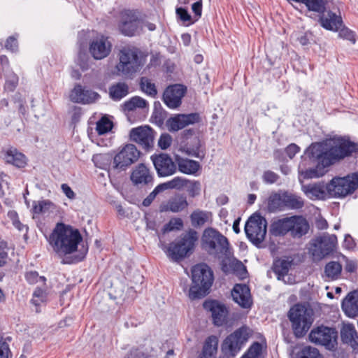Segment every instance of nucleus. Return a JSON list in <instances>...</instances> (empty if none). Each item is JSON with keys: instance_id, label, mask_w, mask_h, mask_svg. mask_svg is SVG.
<instances>
[{"instance_id": "1", "label": "nucleus", "mask_w": 358, "mask_h": 358, "mask_svg": "<svg viewBox=\"0 0 358 358\" xmlns=\"http://www.w3.org/2000/svg\"><path fill=\"white\" fill-rule=\"evenodd\" d=\"M355 145L342 138L334 136L326 141L313 143L305 152V158L308 157L313 163H317L315 168L303 170L305 165L299 164V173L303 179L318 178L326 173L325 169L336 161L343 159L355 150ZM299 180L301 182V178Z\"/></svg>"}, {"instance_id": "2", "label": "nucleus", "mask_w": 358, "mask_h": 358, "mask_svg": "<svg viewBox=\"0 0 358 358\" xmlns=\"http://www.w3.org/2000/svg\"><path fill=\"white\" fill-rule=\"evenodd\" d=\"M82 236L76 229L58 223L48 238V242L59 257H64L77 250Z\"/></svg>"}, {"instance_id": "3", "label": "nucleus", "mask_w": 358, "mask_h": 358, "mask_svg": "<svg viewBox=\"0 0 358 358\" xmlns=\"http://www.w3.org/2000/svg\"><path fill=\"white\" fill-rule=\"evenodd\" d=\"M117 58L115 73L127 78H132L146 63V55L134 47H123L119 50Z\"/></svg>"}, {"instance_id": "4", "label": "nucleus", "mask_w": 358, "mask_h": 358, "mask_svg": "<svg viewBox=\"0 0 358 358\" xmlns=\"http://www.w3.org/2000/svg\"><path fill=\"white\" fill-rule=\"evenodd\" d=\"M213 282V272L206 264H196L192 268V285L188 292L190 299L206 296Z\"/></svg>"}, {"instance_id": "5", "label": "nucleus", "mask_w": 358, "mask_h": 358, "mask_svg": "<svg viewBox=\"0 0 358 358\" xmlns=\"http://www.w3.org/2000/svg\"><path fill=\"white\" fill-rule=\"evenodd\" d=\"M198 240V234L194 230L182 234L180 237L171 243L165 252L167 256L174 262H178L192 252Z\"/></svg>"}, {"instance_id": "6", "label": "nucleus", "mask_w": 358, "mask_h": 358, "mask_svg": "<svg viewBox=\"0 0 358 358\" xmlns=\"http://www.w3.org/2000/svg\"><path fill=\"white\" fill-rule=\"evenodd\" d=\"M288 316L292 324L294 334L297 337L303 336L313 322V310L304 305L294 306L289 310Z\"/></svg>"}, {"instance_id": "7", "label": "nucleus", "mask_w": 358, "mask_h": 358, "mask_svg": "<svg viewBox=\"0 0 358 358\" xmlns=\"http://www.w3.org/2000/svg\"><path fill=\"white\" fill-rule=\"evenodd\" d=\"M336 245L337 237L325 233L311 239L308 244V252L314 261H320L332 253Z\"/></svg>"}, {"instance_id": "8", "label": "nucleus", "mask_w": 358, "mask_h": 358, "mask_svg": "<svg viewBox=\"0 0 358 358\" xmlns=\"http://www.w3.org/2000/svg\"><path fill=\"white\" fill-rule=\"evenodd\" d=\"M358 188V173L345 177H335L327 185L328 194L333 197H345Z\"/></svg>"}, {"instance_id": "9", "label": "nucleus", "mask_w": 358, "mask_h": 358, "mask_svg": "<svg viewBox=\"0 0 358 358\" xmlns=\"http://www.w3.org/2000/svg\"><path fill=\"white\" fill-rule=\"evenodd\" d=\"M267 222L260 215L254 214L247 221L245 226V234L249 240L255 245H259L265 239Z\"/></svg>"}, {"instance_id": "10", "label": "nucleus", "mask_w": 358, "mask_h": 358, "mask_svg": "<svg viewBox=\"0 0 358 358\" xmlns=\"http://www.w3.org/2000/svg\"><path fill=\"white\" fill-rule=\"evenodd\" d=\"M202 241L205 249L211 254L225 253L228 249L227 238L213 228L204 230Z\"/></svg>"}, {"instance_id": "11", "label": "nucleus", "mask_w": 358, "mask_h": 358, "mask_svg": "<svg viewBox=\"0 0 358 358\" xmlns=\"http://www.w3.org/2000/svg\"><path fill=\"white\" fill-rule=\"evenodd\" d=\"M309 338L311 342L331 350L337 343V331L333 328L320 326L311 331Z\"/></svg>"}, {"instance_id": "12", "label": "nucleus", "mask_w": 358, "mask_h": 358, "mask_svg": "<svg viewBox=\"0 0 358 358\" xmlns=\"http://www.w3.org/2000/svg\"><path fill=\"white\" fill-rule=\"evenodd\" d=\"M140 151L133 144H127L115 156L114 167L124 170L127 167L135 163L140 157Z\"/></svg>"}, {"instance_id": "13", "label": "nucleus", "mask_w": 358, "mask_h": 358, "mask_svg": "<svg viewBox=\"0 0 358 358\" xmlns=\"http://www.w3.org/2000/svg\"><path fill=\"white\" fill-rule=\"evenodd\" d=\"M142 27V21L138 13L133 10H125L122 13L119 29L125 36H131L136 34Z\"/></svg>"}, {"instance_id": "14", "label": "nucleus", "mask_w": 358, "mask_h": 358, "mask_svg": "<svg viewBox=\"0 0 358 358\" xmlns=\"http://www.w3.org/2000/svg\"><path fill=\"white\" fill-rule=\"evenodd\" d=\"M111 49V42L108 37L103 35L96 36L90 43V53L96 60H101L107 57L110 55Z\"/></svg>"}, {"instance_id": "15", "label": "nucleus", "mask_w": 358, "mask_h": 358, "mask_svg": "<svg viewBox=\"0 0 358 358\" xmlns=\"http://www.w3.org/2000/svg\"><path fill=\"white\" fill-rule=\"evenodd\" d=\"M151 159L159 176H169L176 172V164L169 155H155L151 157Z\"/></svg>"}, {"instance_id": "16", "label": "nucleus", "mask_w": 358, "mask_h": 358, "mask_svg": "<svg viewBox=\"0 0 358 358\" xmlns=\"http://www.w3.org/2000/svg\"><path fill=\"white\" fill-rule=\"evenodd\" d=\"M250 335V329L243 327L227 336L224 341L223 345L224 348L228 349L230 352L235 353L238 352L241 346L248 341Z\"/></svg>"}, {"instance_id": "17", "label": "nucleus", "mask_w": 358, "mask_h": 358, "mask_svg": "<svg viewBox=\"0 0 358 358\" xmlns=\"http://www.w3.org/2000/svg\"><path fill=\"white\" fill-rule=\"evenodd\" d=\"M131 141L139 144L144 148L153 145L154 131L148 126H141L134 128L130 131Z\"/></svg>"}, {"instance_id": "18", "label": "nucleus", "mask_w": 358, "mask_h": 358, "mask_svg": "<svg viewBox=\"0 0 358 358\" xmlns=\"http://www.w3.org/2000/svg\"><path fill=\"white\" fill-rule=\"evenodd\" d=\"M186 88L181 85H174L168 87L164 92L163 100L170 108H176L181 104Z\"/></svg>"}, {"instance_id": "19", "label": "nucleus", "mask_w": 358, "mask_h": 358, "mask_svg": "<svg viewBox=\"0 0 358 358\" xmlns=\"http://www.w3.org/2000/svg\"><path fill=\"white\" fill-rule=\"evenodd\" d=\"M199 115L196 113L188 115L179 114L167 120L166 125L169 131H177L189 124L199 122Z\"/></svg>"}, {"instance_id": "20", "label": "nucleus", "mask_w": 358, "mask_h": 358, "mask_svg": "<svg viewBox=\"0 0 358 358\" xmlns=\"http://www.w3.org/2000/svg\"><path fill=\"white\" fill-rule=\"evenodd\" d=\"M69 97L74 103H90L95 101L99 95L95 92L85 90L81 85H77L71 90Z\"/></svg>"}, {"instance_id": "21", "label": "nucleus", "mask_w": 358, "mask_h": 358, "mask_svg": "<svg viewBox=\"0 0 358 358\" xmlns=\"http://www.w3.org/2000/svg\"><path fill=\"white\" fill-rule=\"evenodd\" d=\"M231 296L234 301L242 308H250L252 299L250 289L246 285H236L231 292Z\"/></svg>"}, {"instance_id": "22", "label": "nucleus", "mask_w": 358, "mask_h": 358, "mask_svg": "<svg viewBox=\"0 0 358 358\" xmlns=\"http://www.w3.org/2000/svg\"><path fill=\"white\" fill-rule=\"evenodd\" d=\"M187 199L183 195H176L166 202L161 204L159 209L161 212L171 211L172 213H178L186 209L188 206Z\"/></svg>"}, {"instance_id": "23", "label": "nucleus", "mask_w": 358, "mask_h": 358, "mask_svg": "<svg viewBox=\"0 0 358 358\" xmlns=\"http://www.w3.org/2000/svg\"><path fill=\"white\" fill-rule=\"evenodd\" d=\"M289 234L293 238H301L309 230V224L302 216H292L290 220Z\"/></svg>"}, {"instance_id": "24", "label": "nucleus", "mask_w": 358, "mask_h": 358, "mask_svg": "<svg viewBox=\"0 0 358 358\" xmlns=\"http://www.w3.org/2000/svg\"><path fill=\"white\" fill-rule=\"evenodd\" d=\"M205 306L210 308L213 322L216 326H222L226 322L228 310L224 305L217 301H212L206 303Z\"/></svg>"}, {"instance_id": "25", "label": "nucleus", "mask_w": 358, "mask_h": 358, "mask_svg": "<svg viewBox=\"0 0 358 358\" xmlns=\"http://www.w3.org/2000/svg\"><path fill=\"white\" fill-rule=\"evenodd\" d=\"M342 309L349 317L358 316V293L355 291L350 292L343 300Z\"/></svg>"}, {"instance_id": "26", "label": "nucleus", "mask_w": 358, "mask_h": 358, "mask_svg": "<svg viewBox=\"0 0 358 358\" xmlns=\"http://www.w3.org/2000/svg\"><path fill=\"white\" fill-rule=\"evenodd\" d=\"M301 189L310 199H324L328 194L327 185L322 183H311L303 185Z\"/></svg>"}, {"instance_id": "27", "label": "nucleus", "mask_w": 358, "mask_h": 358, "mask_svg": "<svg viewBox=\"0 0 358 358\" xmlns=\"http://www.w3.org/2000/svg\"><path fill=\"white\" fill-rule=\"evenodd\" d=\"M131 180L135 185H147L152 180V176L146 166L141 164L132 171Z\"/></svg>"}, {"instance_id": "28", "label": "nucleus", "mask_w": 358, "mask_h": 358, "mask_svg": "<svg viewBox=\"0 0 358 358\" xmlns=\"http://www.w3.org/2000/svg\"><path fill=\"white\" fill-rule=\"evenodd\" d=\"M320 21L322 27L333 31H338L343 23L341 17L331 11L323 14L320 17Z\"/></svg>"}, {"instance_id": "29", "label": "nucleus", "mask_w": 358, "mask_h": 358, "mask_svg": "<svg viewBox=\"0 0 358 358\" xmlns=\"http://www.w3.org/2000/svg\"><path fill=\"white\" fill-rule=\"evenodd\" d=\"M291 217L273 221L270 227V232L275 236H285L289 233Z\"/></svg>"}, {"instance_id": "30", "label": "nucleus", "mask_w": 358, "mask_h": 358, "mask_svg": "<svg viewBox=\"0 0 358 358\" xmlns=\"http://www.w3.org/2000/svg\"><path fill=\"white\" fill-rule=\"evenodd\" d=\"M176 162L179 171L185 174H194L200 169L199 162L178 155L176 157Z\"/></svg>"}, {"instance_id": "31", "label": "nucleus", "mask_w": 358, "mask_h": 358, "mask_svg": "<svg viewBox=\"0 0 358 358\" xmlns=\"http://www.w3.org/2000/svg\"><path fill=\"white\" fill-rule=\"evenodd\" d=\"M218 340L215 336H208L205 341L200 358H211L217 350Z\"/></svg>"}, {"instance_id": "32", "label": "nucleus", "mask_w": 358, "mask_h": 358, "mask_svg": "<svg viewBox=\"0 0 358 358\" xmlns=\"http://www.w3.org/2000/svg\"><path fill=\"white\" fill-rule=\"evenodd\" d=\"M342 271L341 264L336 261H331L327 263L324 266V277L327 280H337Z\"/></svg>"}, {"instance_id": "33", "label": "nucleus", "mask_w": 358, "mask_h": 358, "mask_svg": "<svg viewBox=\"0 0 358 358\" xmlns=\"http://www.w3.org/2000/svg\"><path fill=\"white\" fill-rule=\"evenodd\" d=\"M211 215L210 212L196 209L190 215L192 225L194 227L203 226L210 220Z\"/></svg>"}, {"instance_id": "34", "label": "nucleus", "mask_w": 358, "mask_h": 358, "mask_svg": "<svg viewBox=\"0 0 358 358\" xmlns=\"http://www.w3.org/2000/svg\"><path fill=\"white\" fill-rule=\"evenodd\" d=\"M5 157L8 163L19 168L24 167L27 164L25 156L15 148L9 149Z\"/></svg>"}, {"instance_id": "35", "label": "nucleus", "mask_w": 358, "mask_h": 358, "mask_svg": "<svg viewBox=\"0 0 358 358\" xmlns=\"http://www.w3.org/2000/svg\"><path fill=\"white\" fill-rule=\"evenodd\" d=\"M341 337L342 341L345 343L353 345L356 343L355 338L357 337L355 327L351 324H345L341 329Z\"/></svg>"}, {"instance_id": "36", "label": "nucleus", "mask_w": 358, "mask_h": 358, "mask_svg": "<svg viewBox=\"0 0 358 358\" xmlns=\"http://www.w3.org/2000/svg\"><path fill=\"white\" fill-rule=\"evenodd\" d=\"M128 86L124 83H117L109 88L110 96L115 101L120 100L128 94Z\"/></svg>"}, {"instance_id": "37", "label": "nucleus", "mask_w": 358, "mask_h": 358, "mask_svg": "<svg viewBox=\"0 0 358 358\" xmlns=\"http://www.w3.org/2000/svg\"><path fill=\"white\" fill-rule=\"evenodd\" d=\"M283 200L285 203V208L290 209H299L304 205V201L301 197L288 192L284 193Z\"/></svg>"}, {"instance_id": "38", "label": "nucleus", "mask_w": 358, "mask_h": 358, "mask_svg": "<svg viewBox=\"0 0 358 358\" xmlns=\"http://www.w3.org/2000/svg\"><path fill=\"white\" fill-rule=\"evenodd\" d=\"M284 193L273 194L268 198V208L270 211L282 210L285 208V203L284 202Z\"/></svg>"}, {"instance_id": "39", "label": "nucleus", "mask_w": 358, "mask_h": 358, "mask_svg": "<svg viewBox=\"0 0 358 358\" xmlns=\"http://www.w3.org/2000/svg\"><path fill=\"white\" fill-rule=\"evenodd\" d=\"M291 266V262L287 260H279L277 261L274 264V271L278 275V278L279 280H282L286 282L285 280V277H287L289 279V277L287 276V273L289 269Z\"/></svg>"}, {"instance_id": "40", "label": "nucleus", "mask_w": 358, "mask_h": 358, "mask_svg": "<svg viewBox=\"0 0 358 358\" xmlns=\"http://www.w3.org/2000/svg\"><path fill=\"white\" fill-rule=\"evenodd\" d=\"M303 3L309 10L324 13L326 9L327 0H294Z\"/></svg>"}, {"instance_id": "41", "label": "nucleus", "mask_w": 358, "mask_h": 358, "mask_svg": "<svg viewBox=\"0 0 358 358\" xmlns=\"http://www.w3.org/2000/svg\"><path fill=\"white\" fill-rule=\"evenodd\" d=\"M54 208L55 206L53 203L49 200L34 201L33 203V212L36 214H44L52 211Z\"/></svg>"}, {"instance_id": "42", "label": "nucleus", "mask_w": 358, "mask_h": 358, "mask_svg": "<svg viewBox=\"0 0 358 358\" xmlns=\"http://www.w3.org/2000/svg\"><path fill=\"white\" fill-rule=\"evenodd\" d=\"M48 299V294L45 289L37 287L33 293L31 299V303L34 304L36 308V311H38V307L45 303Z\"/></svg>"}, {"instance_id": "43", "label": "nucleus", "mask_w": 358, "mask_h": 358, "mask_svg": "<svg viewBox=\"0 0 358 358\" xmlns=\"http://www.w3.org/2000/svg\"><path fill=\"white\" fill-rule=\"evenodd\" d=\"M147 101L141 97L134 96L129 101L124 103V108L127 110H133L136 108H146Z\"/></svg>"}, {"instance_id": "44", "label": "nucleus", "mask_w": 358, "mask_h": 358, "mask_svg": "<svg viewBox=\"0 0 358 358\" xmlns=\"http://www.w3.org/2000/svg\"><path fill=\"white\" fill-rule=\"evenodd\" d=\"M113 126V122L104 116L96 122V129L99 135H103L110 131Z\"/></svg>"}, {"instance_id": "45", "label": "nucleus", "mask_w": 358, "mask_h": 358, "mask_svg": "<svg viewBox=\"0 0 358 358\" xmlns=\"http://www.w3.org/2000/svg\"><path fill=\"white\" fill-rule=\"evenodd\" d=\"M141 88L147 94L155 96L157 93V89L155 85L146 77H143L141 79Z\"/></svg>"}, {"instance_id": "46", "label": "nucleus", "mask_w": 358, "mask_h": 358, "mask_svg": "<svg viewBox=\"0 0 358 358\" xmlns=\"http://www.w3.org/2000/svg\"><path fill=\"white\" fill-rule=\"evenodd\" d=\"M185 189L191 197H195L200 194L201 183L196 180H188Z\"/></svg>"}, {"instance_id": "47", "label": "nucleus", "mask_w": 358, "mask_h": 358, "mask_svg": "<svg viewBox=\"0 0 358 358\" xmlns=\"http://www.w3.org/2000/svg\"><path fill=\"white\" fill-rule=\"evenodd\" d=\"M300 358H322L317 349L310 346L304 347L299 353Z\"/></svg>"}, {"instance_id": "48", "label": "nucleus", "mask_w": 358, "mask_h": 358, "mask_svg": "<svg viewBox=\"0 0 358 358\" xmlns=\"http://www.w3.org/2000/svg\"><path fill=\"white\" fill-rule=\"evenodd\" d=\"M183 222L180 218L175 217L171 219L164 227V232H169L174 230H179L182 227Z\"/></svg>"}, {"instance_id": "49", "label": "nucleus", "mask_w": 358, "mask_h": 358, "mask_svg": "<svg viewBox=\"0 0 358 358\" xmlns=\"http://www.w3.org/2000/svg\"><path fill=\"white\" fill-rule=\"evenodd\" d=\"M262 351V346L259 343H255L244 355L247 358H258Z\"/></svg>"}, {"instance_id": "50", "label": "nucleus", "mask_w": 358, "mask_h": 358, "mask_svg": "<svg viewBox=\"0 0 358 358\" xmlns=\"http://www.w3.org/2000/svg\"><path fill=\"white\" fill-rule=\"evenodd\" d=\"M27 280L31 283L34 284L38 282H41L42 284H45V278L43 276H39L38 273L36 271H29L26 273Z\"/></svg>"}, {"instance_id": "51", "label": "nucleus", "mask_w": 358, "mask_h": 358, "mask_svg": "<svg viewBox=\"0 0 358 358\" xmlns=\"http://www.w3.org/2000/svg\"><path fill=\"white\" fill-rule=\"evenodd\" d=\"M187 181V179L180 177H176L173 180H170L171 187V189H181L182 188H185Z\"/></svg>"}, {"instance_id": "52", "label": "nucleus", "mask_w": 358, "mask_h": 358, "mask_svg": "<svg viewBox=\"0 0 358 358\" xmlns=\"http://www.w3.org/2000/svg\"><path fill=\"white\" fill-rule=\"evenodd\" d=\"M338 31V36L341 38L348 40L353 43L355 42V38L354 37V34L352 31H351L350 29L345 27H341L339 28Z\"/></svg>"}, {"instance_id": "53", "label": "nucleus", "mask_w": 358, "mask_h": 358, "mask_svg": "<svg viewBox=\"0 0 358 358\" xmlns=\"http://www.w3.org/2000/svg\"><path fill=\"white\" fill-rule=\"evenodd\" d=\"M233 267L236 275L241 278H245L247 275V270L245 266L241 262H233Z\"/></svg>"}, {"instance_id": "54", "label": "nucleus", "mask_w": 358, "mask_h": 358, "mask_svg": "<svg viewBox=\"0 0 358 358\" xmlns=\"http://www.w3.org/2000/svg\"><path fill=\"white\" fill-rule=\"evenodd\" d=\"M89 61L88 55L85 52L80 51L78 54V63L83 71L88 69L90 66Z\"/></svg>"}, {"instance_id": "55", "label": "nucleus", "mask_w": 358, "mask_h": 358, "mask_svg": "<svg viewBox=\"0 0 358 358\" xmlns=\"http://www.w3.org/2000/svg\"><path fill=\"white\" fill-rule=\"evenodd\" d=\"M171 141L172 138L170 135L167 134H162L159 139L158 145L162 149L165 150L171 145Z\"/></svg>"}, {"instance_id": "56", "label": "nucleus", "mask_w": 358, "mask_h": 358, "mask_svg": "<svg viewBox=\"0 0 358 358\" xmlns=\"http://www.w3.org/2000/svg\"><path fill=\"white\" fill-rule=\"evenodd\" d=\"M11 357V352L10 350L8 344L0 341V358H10Z\"/></svg>"}, {"instance_id": "57", "label": "nucleus", "mask_w": 358, "mask_h": 358, "mask_svg": "<svg viewBox=\"0 0 358 358\" xmlns=\"http://www.w3.org/2000/svg\"><path fill=\"white\" fill-rule=\"evenodd\" d=\"M8 252L7 245L5 242L0 243V266H3L7 261Z\"/></svg>"}, {"instance_id": "58", "label": "nucleus", "mask_w": 358, "mask_h": 358, "mask_svg": "<svg viewBox=\"0 0 358 358\" xmlns=\"http://www.w3.org/2000/svg\"><path fill=\"white\" fill-rule=\"evenodd\" d=\"M278 178V176L271 171H266L264 173L263 175L264 181L271 184L275 182Z\"/></svg>"}, {"instance_id": "59", "label": "nucleus", "mask_w": 358, "mask_h": 358, "mask_svg": "<svg viewBox=\"0 0 358 358\" xmlns=\"http://www.w3.org/2000/svg\"><path fill=\"white\" fill-rule=\"evenodd\" d=\"M5 47L11 52H15L17 50V41L13 36H10L6 43Z\"/></svg>"}, {"instance_id": "60", "label": "nucleus", "mask_w": 358, "mask_h": 358, "mask_svg": "<svg viewBox=\"0 0 358 358\" xmlns=\"http://www.w3.org/2000/svg\"><path fill=\"white\" fill-rule=\"evenodd\" d=\"M299 150L300 148L298 145H296L294 143H292L286 148L285 152L288 157L290 159H292L295 156V155L299 151Z\"/></svg>"}, {"instance_id": "61", "label": "nucleus", "mask_w": 358, "mask_h": 358, "mask_svg": "<svg viewBox=\"0 0 358 358\" xmlns=\"http://www.w3.org/2000/svg\"><path fill=\"white\" fill-rule=\"evenodd\" d=\"M176 14L180 17V19L183 22L190 21L191 20V15L185 8H178L176 9Z\"/></svg>"}, {"instance_id": "62", "label": "nucleus", "mask_w": 358, "mask_h": 358, "mask_svg": "<svg viewBox=\"0 0 358 358\" xmlns=\"http://www.w3.org/2000/svg\"><path fill=\"white\" fill-rule=\"evenodd\" d=\"M17 80H18L17 77L14 74L10 76V79L6 80V85H5L6 89L10 91H13L15 89V87L17 83Z\"/></svg>"}, {"instance_id": "63", "label": "nucleus", "mask_w": 358, "mask_h": 358, "mask_svg": "<svg viewBox=\"0 0 358 358\" xmlns=\"http://www.w3.org/2000/svg\"><path fill=\"white\" fill-rule=\"evenodd\" d=\"M61 188L64 194L70 199H73L76 196L74 192L67 184H62Z\"/></svg>"}, {"instance_id": "64", "label": "nucleus", "mask_w": 358, "mask_h": 358, "mask_svg": "<svg viewBox=\"0 0 358 358\" xmlns=\"http://www.w3.org/2000/svg\"><path fill=\"white\" fill-rule=\"evenodd\" d=\"M124 358H144V355L138 350H131Z\"/></svg>"}]
</instances>
